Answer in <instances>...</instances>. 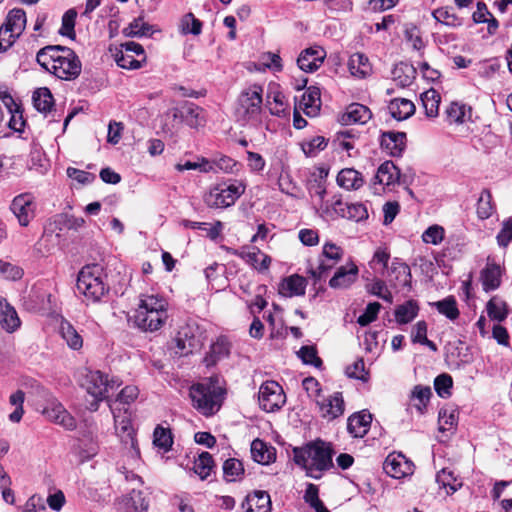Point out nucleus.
Wrapping results in <instances>:
<instances>
[{"label":"nucleus","instance_id":"nucleus-58","mask_svg":"<svg viewBox=\"0 0 512 512\" xmlns=\"http://www.w3.org/2000/svg\"><path fill=\"white\" fill-rule=\"evenodd\" d=\"M202 29V22L195 18L192 13L186 14L181 20V31L183 34L199 35Z\"/></svg>","mask_w":512,"mask_h":512},{"label":"nucleus","instance_id":"nucleus-17","mask_svg":"<svg viewBox=\"0 0 512 512\" xmlns=\"http://www.w3.org/2000/svg\"><path fill=\"white\" fill-rule=\"evenodd\" d=\"M231 343L225 336H220L210 346L209 352L204 358L207 367L215 365L218 361L227 358L230 354Z\"/></svg>","mask_w":512,"mask_h":512},{"label":"nucleus","instance_id":"nucleus-40","mask_svg":"<svg viewBox=\"0 0 512 512\" xmlns=\"http://www.w3.org/2000/svg\"><path fill=\"white\" fill-rule=\"evenodd\" d=\"M419 307L414 300L406 301L395 310V318L399 324H407L418 315Z\"/></svg>","mask_w":512,"mask_h":512},{"label":"nucleus","instance_id":"nucleus-43","mask_svg":"<svg viewBox=\"0 0 512 512\" xmlns=\"http://www.w3.org/2000/svg\"><path fill=\"white\" fill-rule=\"evenodd\" d=\"M128 37L151 36L154 33L153 26L144 21L142 17L134 19L128 27L123 30Z\"/></svg>","mask_w":512,"mask_h":512},{"label":"nucleus","instance_id":"nucleus-42","mask_svg":"<svg viewBox=\"0 0 512 512\" xmlns=\"http://www.w3.org/2000/svg\"><path fill=\"white\" fill-rule=\"evenodd\" d=\"M390 277L394 276V279L402 286H410L411 273L410 268L407 264L395 259L388 271Z\"/></svg>","mask_w":512,"mask_h":512},{"label":"nucleus","instance_id":"nucleus-33","mask_svg":"<svg viewBox=\"0 0 512 512\" xmlns=\"http://www.w3.org/2000/svg\"><path fill=\"white\" fill-rule=\"evenodd\" d=\"M251 455L254 461L263 465L269 464L275 459L273 448L260 439H255L252 442Z\"/></svg>","mask_w":512,"mask_h":512},{"label":"nucleus","instance_id":"nucleus-8","mask_svg":"<svg viewBox=\"0 0 512 512\" xmlns=\"http://www.w3.org/2000/svg\"><path fill=\"white\" fill-rule=\"evenodd\" d=\"M244 191L245 186L242 183H221L210 189L204 201L211 208H226L233 205Z\"/></svg>","mask_w":512,"mask_h":512},{"label":"nucleus","instance_id":"nucleus-25","mask_svg":"<svg viewBox=\"0 0 512 512\" xmlns=\"http://www.w3.org/2000/svg\"><path fill=\"white\" fill-rule=\"evenodd\" d=\"M501 267L495 263H487L481 272V282L484 291L496 290L501 284Z\"/></svg>","mask_w":512,"mask_h":512},{"label":"nucleus","instance_id":"nucleus-30","mask_svg":"<svg viewBox=\"0 0 512 512\" xmlns=\"http://www.w3.org/2000/svg\"><path fill=\"white\" fill-rule=\"evenodd\" d=\"M17 38L23 33L26 27V13L23 9L14 8L10 10L3 23Z\"/></svg>","mask_w":512,"mask_h":512},{"label":"nucleus","instance_id":"nucleus-56","mask_svg":"<svg viewBox=\"0 0 512 512\" xmlns=\"http://www.w3.org/2000/svg\"><path fill=\"white\" fill-rule=\"evenodd\" d=\"M453 385L452 377L449 374H441L434 380V388L441 398H447L451 395Z\"/></svg>","mask_w":512,"mask_h":512},{"label":"nucleus","instance_id":"nucleus-29","mask_svg":"<svg viewBox=\"0 0 512 512\" xmlns=\"http://www.w3.org/2000/svg\"><path fill=\"white\" fill-rule=\"evenodd\" d=\"M388 109L394 119L401 121L414 114L415 105L408 99L396 98L390 102Z\"/></svg>","mask_w":512,"mask_h":512},{"label":"nucleus","instance_id":"nucleus-45","mask_svg":"<svg viewBox=\"0 0 512 512\" xmlns=\"http://www.w3.org/2000/svg\"><path fill=\"white\" fill-rule=\"evenodd\" d=\"M214 468V461L208 452H203L194 462L193 470L202 479L205 480L209 477Z\"/></svg>","mask_w":512,"mask_h":512},{"label":"nucleus","instance_id":"nucleus-49","mask_svg":"<svg viewBox=\"0 0 512 512\" xmlns=\"http://www.w3.org/2000/svg\"><path fill=\"white\" fill-rule=\"evenodd\" d=\"M432 395L429 386L416 385L411 392V400H417L418 403L414 404L415 408L420 414H423L427 403Z\"/></svg>","mask_w":512,"mask_h":512},{"label":"nucleus","instance_id":"nucleus-55","mask_svg":"<svg viewBox=\"0 0 512 512\" xmlns=\"http://www.w3.org/2000/svg\"><path fill=\"white\" fill-rule=\"evenodd\" d=\"M23 274V269L20 266L0 259V277L16 281L21 279Z\"/></svg>","mask_w":512,"mask_h":512},{"label":"nucleus","instance_id":"nucleus-27","mask_svg":"<svg viewBox=\"0 0 512 512\" xmlns=\"http://www.w3.org/2000/svg\"><path fill=\"white\" fill-rule=\"evenodd\" d=\"M337 183L346 190H357L364 184L362 174L353 168L342 169L337 175Z\"/></svg>","mask_w":512,"mask_h":512},{"label":"nucleus","instance_id":"nucleus-11","mask_svg":"<svg viewBox=\"0 0 512 512\" xmlns=\"http://www.w3.org/2000/svg\"><path fill=\"white\" fill-rule=\"evenodd\" d=\"M383 469L393 478H402L413 473V465L402 454H389L384 461Z\"/></svg>","mask_w":512,"mask_h":512},{"label":"nucleus","instance_id":"nucleus-22","mask_svg":"<svg viewBox=\"0 0 512 512\" xmlns=\"http://www.w3.org/2000/svg\"><path fill=\"white\" fill-rule=\"evenodd\" d=\"M0 325L7 332H14L20 326L16 310L2 297H0Z\"/></svg>","mask_w":512,"mask_h":512},{"label":"nucleus","instance_id":"nucleus-54","mask_svg":"<svg viewBox=\"0 0 512 512\" xmlns=\"http://www.w3.org/2000/svg\"><path fill=\"white\" fill-rule=\"evenodd\" d=\"M301 147L306 156L315 157L327 147V140L323 136H315L308 141H304Z\"/></svg>","mask_w":512,"mask_h":512},{"label":"nucleus","instance_id":"nucleus-13","mask_svg":"<svg viewBox=\"0 0 512 512\" xmlns=\"http://www.w3.org/2000/svg\"><path fill=\"white\" fill-rule=\"evenodd\" d=\"M228 251L243 259L247 264L251 265L259 272H264L269 269L271 258L267 254L261 252L259 248L254 247L253 251L236 250L229 248Z\"/></svg>","mask_w":512,"mask_h":512},{"label":"nucleus","instance_id":"nucleus-44","mask_svg":"<svg viewBox=\"0 0 512 512\" xmlns=\"http://www.w3.org/2000/svg\"><path fill=\"white\" fill-rule=\"evenodd\" d=\"M487 313L493 320L499 322L505 320L508 315L506 302L497 296L492 297L487 303Z\"/></svg>","mask_w":512,"mask_h":512},{"label":"nucleus","instance_id":"nucleus-6","mask_svg":"<svg viewBox=\"0 0 512 512\" xmlns=\"http://www.w3.org/2000/svg\"><path fill=\"white\" fill-rule=\"evenodd\" d=\"M223 394V389L211 378L194 384L190 388L193 407L207 417L219 411L222 405Z\"/></svg>","mask_w":512,"mask_h":512},{"label":"nucleus","instance_id":"nucleus-38","mask_svg":"<svg viewBox=\"0 0 512 512\" xmlns=\"http://www.w3.org/2000/svg\"><path fill=\"white\" fill-rule=\"evenodd\" d=\"M437 483L446 489V493L453 494L462 487V482L453 473V471L443 468L436 475Z\"/></svg>","mask_w":512,"mask_h":512},{"label":"nucleus","instance_id":"nucleus-34","mask_svg":"<svg viewBox=\"0 0 512 512\" xmlns=\"http://www.w3.org/2000/svg\"><path fill=\"white\" fill-rule=\"evenodd\" d=\"M125 512H147L149 502L142 491L132 489V491L124 498Z\"/></svg>","mask_w":512,"mask_h":512},{"label":"nucleus","instance_id":"nucleus-62","mask_svg":"<svg viewBox=\"0 0 512 512\" xmlns=\"http://www.w3.org/2000/svg\"><path fill=\"white\" fill-rule=\"evenodd\" d=\"M380 308L381 304L378 302L369 303L364 313L358 317L357 323L362 327L369 325L371 322L376 320Z\"/></svg>","mask_w":512,"mask_h":512},{"label":"nucleus","instance_id":"nucleus-60","mask_svg":"<svg viewBox=\"0 0 512 512\" xmlns=\"http://www.w3.org/2000/svg\"><path fill=\"white\" fill-rule=\"evenodd\" d=\"M445 231L442 226L432 225L428 227L422 234L423 242L432 245H438L444 239Z\"/></svg>","mask_w":512,"mask_h":512},{"label":"nucleus","instance_id":"nucleus-37","mask_svg":"<svg viewBox=\"0 0 512 512\" xmlns=\"http://www.w3.org/2000/svg\"><path fill=\"white\" fill-rule=\"evenodd\" d=\"M32 100L36 110L43 114L50 112L54 106L53 95L47 87L36 89L33 92Z\"/></svg>","mask_w":512,"mask_h":512},{"label":"nucleus","instance_id":"nucleus-36","mask_svg":"<svg viewBox=\"0 0 512 512\" xmlns=\"http://www.w3.org/2000/svg\"><path fill=\"white\" fill-rule=\"evenodd\" d=\"M433 18L449 27H460L463 25V18L459 17L451 6L440 7L432 12Z\"/></svg>","mask_w":512,"mask_h":512},{"label":"nucleus","instance_id":"nucleus-5","mask_svg":"<svg viewBox=\"0 0 512 512\" xmlns=\"http://www.w3.org/2000/svg\"><path fill=\"white\" fill-rule=\"evenodd\" d=\"M263 112V88L253 84L244 88L235 105V117L241 125L256 126L261 123Z\"/></svg>","mask_w":512,"mask_h":512},{"label":"nucleus","instance_id":"nucleus-20","mask_svg":"<svg viewBox=\"0 0 512 512\" xmlns=\"http://www.w3.org/2000/svg\"><path fill=\"white\" fill-rule=\"evenodd\" d=\"M306 286V279L295 274L282 280L279 293L284 297L302 296L305 294Z\"/></svg>","mask_w":512,"mask_h":512},{"label":"nucleus","instance_id":"nucleus-52","mask_svg":"<svg viewBox=\"0 0 512 512\" xmlns=\"http://www.w3.org/2000/svg\"><path fill=\"white\" fill-rule=\"evenodd\" d=\"M458 413L453 408H443L439 411L438 422L439 430L446 431L457 425Z\"/></svg>","mask_w":512,"mask_h":512},{"label":"nucleus","instance_id":"nucleus-28","mask_svg":"<svg viewBox=\"0 0 512 512\" xmlns=\"http://www.w3.org/2000/svg\"><path fill=\"white\" fill-rule=\"evenodd\" d=\"M400 171L392 161H385L382 163L375 175V180L378 184L390 186L399 181Z\"/></svg>","mask_w":512,"mask_h":512},{"label":"nucleus","instance_id":"nucleus-31","mask_svg":"<svg viewBox=\"0 0 512 512\" xmlns=\"http://www.w3.org/2000/svg\"><path fill=\"white\" fill-rule=\"evenodd\" d=\"M321 411L324 417L335 419L344 413V400L340 392H335L321 403Z\"/></svg>","mask_w":512,"mask_h":512},{"label":"nucleus","instance_id":"nucleus-21","mask_svg":"<svg viewBox=\"0 0 512 512\" xmlns=\"http://www.w3.org/2000/svg\"><path fill=\"white\" fill-rule=\"evenodd\" d=\"M372 117L370 109L360 103H352L346 108V112L342 116L345 124H365Z\"/></svg>","mask_w":512,"mask_h":512},{"label":"nucleus","instance_id":"nucleus-9","mask_svg":"<svg viewBox=\"0 0 512 512\" xmlns=\"http://www.w3.org/2000/svg\"><path fill=\"white\" fill-rule=\"evenodd\" d=\"M258 402L266 412L278 411L286 402L283 388L273 380L264 382L259 388Z\"/></svg>","mask_w":512,"mask_h":512},{"label":"nucleus","instance_id":"nucleus-24","mask_svg":"<svg viewBox=\"0 0 512 512\" xmlns=\"http://www.w3.org/2000/svg\"><path fill=\"white\" fill-rule=\"evenodd\" d=\"M182 118L192 128L204 126L206 123L205 111L194 103L186 102L180 111Z\"/></svg>","mask_w":512,"mask_h":512},{"label":"nucleus","instance_id":"nucleus-46","mask_svg":"<svg viewBox=\"0 0 512 512\" xmlns=\"http://www.w3.org/2000/svg\"><path fill=\"white\" fill-rule=\"evenodd\" d=\"M244 474V467L240 460L235 458L227 459L223 464V475L226 481H237Z\"/></svg>","mask_w":512,"mask_h":512},{"label":"nucleus","instance_id":"nucleus-57","mask_svg":"<svg viewBox=\"0 0 512 512\" xmlns=\"http://www.w3.org/2000/svg\"><path fill=\"white\" fill-rule=\"evenodd\" d=\"M153 443L163 451H168L173 443L170 431L160 426L156 427Z\"/></svg>","mask_w":512,"mask_h":512},{"label":"nucleus","instance_id":"nucleus-3","mask_svg":"<svg viewBox=\"0 0 512 512\" xmlns=\"http://www.w3.org/2000/svg\"><path fill=\"white\" fill-rule=\"evenodd\" d=\"M167 301L156 295H141L132 319L144 332H155L162 328L168 318Z\"/></svg>","mask_w":512,"mask_h":512},{"label":"nucleus","instance_id":"nucleus-41","mask_svg":"<svg viewBox=\"0 0 512 512\" xmlns=\"http://www.w3.org/2000/svg\"><path fill=\"white\" fill-rule=\"evenodd\" d=\"M421 101L428 117H436L438 115L440 95L435 89L431 88L423 92L421 94Z\"/></svg>","mask_w":512,"mask_h":512},{"label":"nucleus","instance_id":"nucleus-7","mask_svg":"<svg viewBox=\"0 0 512 512\" xmlns=\"http://www.w3.org/2000/svg\"><path fill=\"white\" fill-rule=\"evenodd\" d=\"M121 385L118 378L109 377V375L99 370H88L85 374L83 386L86 391L94 398L90 403L89 409L96 411L99 402L108 398L109 393L113 392Z\"/></svg>","mask_w":512,"mask_h":512},{"label":"nucleus","instance_id":"nucleus-63","mask_svg":"<svg viewBox=\"0 0 512 512\" xmlns=\"http://www.w3.org/2000/svg\"><path fill=\"white\" fill-rule=\"evenodd\" d=\"M298 356L305 364L320 367L322 360L317 356V350L314 346H303L298 352Z\"/></svg>","mask_w":512,"mask_h":512},{"label":"nucleus","instance_id":"nucleus-61","mask_svg":"<svg viewBox=\"0 0 512 512\" xmlns=\"http://www.w3.org/2000/svg\"><path fill=\"white\" fill-rule=\"evenodd\" d=\"M493 213V206L491 204V194L489 191H483L477 203V214L481 219L489 218Z\"/></svg>","mask_w":512,"mask_h":512},{"label":"nucleus","instance_id":"nucleus-39","mask_svg":"<svg viewBox=\"0 0 512 512\" xmlns=\"http://www.w3.org/2000/svg\"><path fill=\"white\" fill-rule=\"evenodd\" d=\"M320 89L318 87L311 86L302 96L301 104L304 106L305 113L307 115L316 114L321 106Z\"/></svg>","mask_w":512,"mask_h":512},{"label":"nucleus","instance_id":"nucleus-51","mask_svg":"<svg viewBox=\"0 0 512 512\" xmlns=\"http://www.w3.org/2000/svg\"><path fill=\"white\" fill-rule=\"evenodd\" d=\"M348 207V203L343 202L341 199H337L333 201L331 205L328 203L326 205L321 204L320 215L325 218L334 219L336 217L345 218V214H347L346 208Z\"/></svg>","mask_w":512,"mask_h":512},{"label":"nucleus","instance_id":"nucleus-19","mask_svg":"<svg viewBox=\"0 0 512 512\" xmlns=\"http://www.w3.org/2000/svg\"><path fill=\"white\" fill-rule=\"evenodd\" d=\"M358 267L355 264L339 267L329 281V286L334 289L349 287L357 278Z\"/></svg>","mask_w":512,"mask_h":512},{"label":"nucleus","instance_id":"nucleus-18","mask_svg":"<svg viewBox=\"0 0 512 512\" xmlns=\"http://www.w3.org/2000/svg\"><path fill=\"white\" fill-rule=\"evenodd\" d=\"M372 416L370 413L361 411L348 418L347 430L355 438L364 437L369 431Z\"/></svg>","mask_w":512,"mask_h":512},{"label":"nucleus","instance_id":"nucleus-64","mask_svg":"<svg viewBox=\"0 0 512 512\" xmlns=\"http://www.w3.org/2000/svg\"><path fill=\"white\" fill-rule=\"evenodd\" d=\"M343 256V250L341 247L333 243H326L323 246V251L320 257L324 258L325 261H329L332 264H337Z\"/></svg>","mask_w":512,"mask_h":512},{"label":"nucleus","instance_id":"nucleus-16","mask_svg":"<svg viewBox=\"0 0 512 512\" xmlns=\"http://www.w3.org/2000/svg\"><path fill=\"white\" fill-rule=\"evenodd\" d=\"M244 512H271V499L266 491H254L242 503Z\"/></svg>","mask_w":512,"mask_h":512},{"label":"nucleus","instance_id":"nucleus-50","mask_svg":"<svg viewBox=\"0 0 512 512\" xmlns=\"http://www.w3.org/2000/svg\"><path fill=\"white\" fill-rule=\"evenodd\" d=\"M431 305L435 306L440 314L445 315L450 320H455L459 316L456 300L452 296L431 303Z\"/></svg>","mask_w":512,"mask_h":512},{"label":"nucleus","instance_id":"nucleus-1","mask_svg":"<svg viewBox=\"0 0 512 512\" xmlns=\"http://www.w3.org/2000/svg\"><path fill=\"white\" fill-rule=\"evenodd\" d=\"M36 60L45 70L65 81L75 80L82 70L78 55L66 46H46L38 51Z\"/></svg>","mask_w":512,"mask_h":512},{"label":"nucleus","instance_id":"nucleus-32","mask_svg":"<svg viewBox=\"0 0 512 512\" xmlns=\"http://www.w3.org/2000/svg\"><path fill=\"white\" fill-rule=\"evenodd\" d=\"M266 105L272 115L285 117L289 114V104L285 95L280 91L268 94Z\"/></svg>","mask_w":512,"mask_h":512},{"label":"nucleus","instance_id":"nucleus-10","mask_svg":"<svg viewBox=\"0 0 512 512\" xmlns=\"http://www.w3.org/2000/svg\"><path fill=\"white\" fill-rule=\"evenodd\" d=\"M10 210L17 218L22 227H27L35 217L36 202L30 193H22L14 197L11 202Z\"/></svg>","mask_w":512,"mask_h":512},{"label":"nucleus","instance_id":"nucleus-23","mask_svg":"<svg viewBox=\"0 0 512 512\" xmlns=\"http://www.w3.org/2000/svg\"><path fill=\"white\" fill-rule=\"evenodd\" d=\"M59 333L70 349L78 351L83 347L82 335L69 321L61 320Z\"/></svg>","mask_w":512,"mask_h":512},{"label":"nucleus","instance_id":"nucleus-14","mask_svg":"<svg viewBox=\"0 0 512 512\" xmlns=\"http://www.w3.org/2000/svg\"><path fill=\"white\" fill-rule=\"evenodd\" d=\"M380 146L389 155L399 157L406 147V134L394 131L384 132L381 135Z\"/></svg>","mask_w":512,"mask_h":512},{"label":"nucleus","instance_id":"nucleus-26","mask_svg":"<svg viewBox=\"0 0 512 512\" xmlns=\"http://www.w3.org/2000/svg\"><path fill=\"white\" fill-rule=\"evenodd\" d=\"M327 173H324V170H320V174L317 178L311 179L308 182V192L313 199V202L316 206H318L319 212L321 211V204L326 205L328 202H324V197L326 195V186H325V178Z\"/></svg>","mask_w":512,"mask_h":512},{"label":"nucleus","instance_id":"nucleus-4","mask_svg":"<svg viewBox=\"0 0 512 512\" xmlns=\"http://www.w3.org/2000/svg\"><path fill=\"white\" fill-rule=\"evenodd\" d=\"M77 290L93 303L100 302L109 292L108 275L100 264H88L78 273Z\"/></svg>","mask_w":512,"mask_h":512},{"label":"nucleus","instance_id":"nucleus-47","mask_svg":"<svg viewBox=\"0 0 512 512\" xmlns=\"http://www.w3.org/2000/svg\"><path fill=\"white\" fill-rule=\"evenodd\" d=\"M447 118L450 123H463L471 115V108L464 104L453 102L446 110Z\"/></svg>","mask_w":512,"mask_h":512},{"label":"nucleus","instance_id":"nucleus-53","mask_svg":"<svg viewBox=\"0 0 512 512\" xmlns=\"http://www.w3.org/2000/svg\"><path fill=\"white\" fill-rule=\"evenodd\" d=\"M77 17V11L74 8L67 10L62 16V25L59 33L63 36H67L71 39H75V22Z\"/></svg>","mask_w":512,"mask_h":512},{"label":"nucleus","instance_id":"nucleus-2","mask_svg":"<svg viewBox=\"0 0 512 512\" xmlns=\"http://www.w3.org/2000/svg\"><path fill=\"white\" fill-rule=\"evenodd\" d=\"M293 452L295 463L303 468L310 478L318 480L326 471L334 468V450L331 443L316 440L295 448Z\"/></svg>","mask_w":512,"mask_h":512},{"label":"nucleus","instance_id":"nucleus-35","mask_svg":"<svg viewBox=\"0 0 512 512\" xmlns=\"http://www.w3.org/2000/svg\"><path fill=\"white\" fill-rule=\"evenodd\" d=\"M348 68L353 76L364 78L371 73V64L362 53H355L350 56L348 61Z\"/></svg>","mask_w":512,"mask_h":512},{"label":"nucleus","instance_id":"nucleus-59","mask_svg":"<svg viewBox=\"0 0 512 512\" xmlns=\"http://www.w3.org/2000/svg\"><path fill=\"white\" fill-rule=\"evenodd\" d=\"M346 210V219L353 220L355 222H360L368 218V210L366 205L363 203H348V207L346 208Z\"/></svg>","mask_w":512,"mask_h":512},{"label":"nucleus","instance_id":"nucleus-15","mask_svg":"<svg viewBox=\"0 0 512 512\" xmlns=\"http://www.w3.org/2000/svg\"><path fill=\"white\" fill-rule=\"evenodd\" d=\"M177 351L180 355H188L200 346L199 337L194 333V327L185 325L180 328L176 337Z\"/></svg>","mask_w":512,"mask_h":512},{"label":"nucleus","instance_id":"nucleus-48","mask_svg":"<svg viewBox=\"0 0 512 512\" xmlns=\"http://www.w3.org/2000/svg\"><path fill=\"white\" fill-rule=\"evenodd\" d=\"M411 338L414 343H420L427 346L432 351L437 350L436 344L427 338V323L418 321L412 329Z\"/></svg>","mask_w":512,"mask_h":512},{"label":"nucleus","instance_id":"nucleus-12","mask_svg":"<svg viewBox=\"0 0 512 512\" xmlns=\"http://www.w3.org/2000/svg\"><path fill=\"white\" fill-rule=\"evenodd\" d=\"M326 53L321 47H310L303 50L297 58L299 69L311 73L316 71L324 62Z\"/></svg>","mask_w":512,"mask_h":512}]
</instances>
